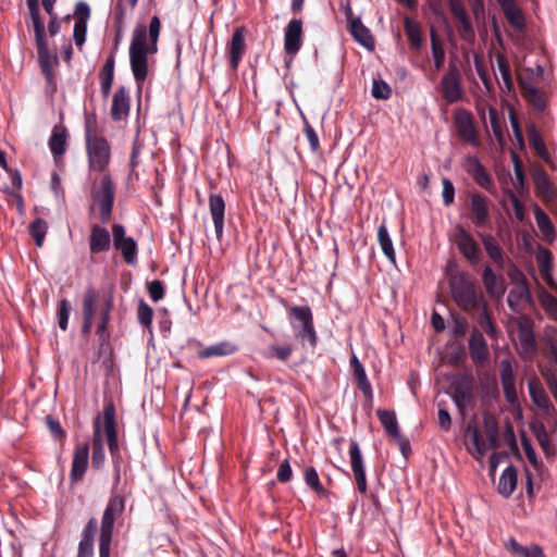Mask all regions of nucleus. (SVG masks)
I'll list each match as a JSON object with an SVG mask.
<instances>
[{
    "mask_svg": "<svg viewBox=\"0 0 557 557\" xmlns=\"http://www.w3.org/2000/svg\"><path fill=\"white\" fill-rule=\"evenodd\" d=\"M94 137H101L100 135H98L97 116L95 113H86L85 114V140L91 139Z\"/></svg>",
    "mask_w": 557,
    "mask_h": 557,
    "instance_id": "59",
    "label": "nucleus"
},
{
    "mask_svg": "<svg viewBox=\"0 0 557 557\" xmlns=\"http://www.w3.org/2000/svg\"><path fill=\"white\" fill-rule=\"evenodd\" d=\"M106 460L103 448V434L100 425V417L98 416L94 421V435H92V456L91 466L95 469H100Z\"/></svg>",
    "mask_w": 557,
    "mask_h": 557,
    "instance_id": "30",
    "label": "nucleus"
},
{
    "mask_svg": "<svg viewBox=\"0 0 557 557\" xmlns=\"http://www.w3.org/2000/svg\"><path fill=\"white\" fill-rule=\"evenodd\" d=\"M349 30L354 39L362 45L363 47L372 50L374 48V38L371 35V32L368 27H366L360 18L351 21V25L349 26Z\"/></svg>",
    "mask_w": 557,
    "mask_h": 557,
    "instance_id": "37",
    "label": "nucleus"
},
{
    "mask_svg": "<svg viewBox=\"0 0 557 557\" xmlns=\"http://www.w3.org/2000/svg\"><path fill=\"white\" fill-rule=\"evenodd\" d=\"M46 425L50 431L51 435L59 441L65 438V431L62 429L60 422L51 416H47L45 419Z\"/></svg>",
    "mask_w": 557,
    "mask_h": 557,
    "instance_id": "63",
    "label": "nucleus"
},
{
    "mask_svg": "<svg viewBox=\"0 0 557 557\" xmlns=\"http://www.w3.org/2000/svg\"><path fill=\"white\" fill-rule=\"evenodd\" d=\"M302 21L293 18L288 22L284 34V50L286 54L294 57L302 45Z\"/></svg>",
    "mask_w": 557,
    "mask_h": 557,
    "instance_id": "16",
    "label": "nucleus"
},
{
    "mask_svg": "<svg viewBox=\"0 0 557 557\" xmlns=\"http://www.w3.org/2000/svg\"><path fill=\"white\" fill-rule=\"evenodd\" d=\"M305 482L311 487L320 497H325L327 491L322 486L317 470L313 467L305 469Z\"/></svg>",
    "mask_w": 557,
    "mask_h": 557,
    "instance_id": "50",
    "label": "nucleus"
},
{
    "mask_svg": "<svg viewBox=\"0 0 557 557\" xmlns=\"http://www.w3.org/2000/svg\"><path fill=\"white\" fill-rule=\"evenodd\" d=\"M376 416L388 436H398L399 428L394 411L379 409Z\"/></svg>",
    "mask_w": 557,
    "mask_h": 557,
    "instance_id": "44",
    "label": "nucleus"
},
{
    "mask_svg": "<svg viewBox=\"0 0 557 557\" xmlns=\"http://www.w3.org/2000/svg\"><path fill=\"white\" fill-rule=\"evenodd\" d=\"M237 346L228 341L220 342L214 345L208 346L203 349H200L197 352V357L199 359H208L213 357H224L233 355L237 351Z\"/></svg>",
    "mask_w": 557,
    "mask_h": 557,
    "instance_id": "35",
    "label": "nucleus"
},
{
    "mask_svg": "<svg viewBox=\"0 0 557 557\" xmlns=\"http://www.w3.org/2000/svg\"><path fill=\"white\" fill-rule=\"evenodd\" d=\"M288 314L294 319L292 327L295 336L301 342H308L311 347H315L318 337L311 309L308 306H293L288 309Z\"/></svg>",
    "mask_w": 557,
    "mask_h": 557,
    "instance_id": "3",
    "label": "nucleus"
},
{
    "mask_svg": "<svg viewBox=\"0 0 557 557\" xmlns=\"http://www.w3.org/2000/svg\"><path fill=\"white\" fill-rule=\"evenodd\" d=\"M404 29L410 44V48L420 50L423 44L420 24L409 16H405Z\"/></svg>",
    "mask_w": 557,
    "mask_h": 557,
    "instance_id": "39",
    "label": "nucleus"
},
{
    "mask_svg": "<svg viewBox=\"0 0 557 557\" xmlns=\"http://www.w3.org/2000/svg\"><path fill=\"white\" fill-rule=\"evenodd\" d=\"M441 87L447 102L454 103L461 99V74L456 64H449L448 71L442 77Z\"/></svg>",
    "mask_w": 557,
    "mask_h": 557,
    "instance_id": "13",
    "label": "nucleus"
},
{
    "mask_svg": "<svg viewBox=\"0 0 557 557\" xmlns=\"http://www.w3.org/2000/svg\"><path fill=\"white\" fill-rule=\"evenodd\" d=\"M148 53H153L147 45V29L138 25L133 32L129 45V63L137 86L140 88L148 75Z\"/></svg>",
    "mask_w": 557,
    "mask_h": 557,
    "instance_id": "2",
    "label": "nucleus"
},
{
    "mask_svg": "<svg viewBox=\"0 0 557 557\" xmlns=\"http://www.w3.org/2000/svg\"><path fill=\"white\" fill-rule=\"evenodd\" d=\"M496 62L503 78L504 86L508 94L515 92V85L511 76L510 65L504 54L496 55Z\"/></svg>",
    "mask_w": 557,
    "mask_h": 557,
    "instance_id": "48",
    "label": "nucleus"
},
{
    "mask_svg": "<svg viewBox=\"0 0 557 557\" xmlns=\"http://www.w3.org/2000/svg\"><path fill=\"white\" fill-rule=\"evenodd\" d=\"M152 308L145 300H140L137 307V319L139 323L145 327H150L152 324Z\"/></svg>",
    "mask_w": 557,
    "mask_h": 557,
    "instance_id": "53",
    "label": "nucleus"
},
{
    "mask_svg": "<svg viewBox=\"0 0 557 557\" xmlns=\"http://www.w3.org/2000/svg\"><path fill=\"white\" fill-rule=\"evenodd\" d=\"M478 236L481 239L487 256L499 270H503L505 265V253L497 240L491 234L486 233L479 232Z\"/></svg>",
    "mask_w": 557,
    "mask_h": 557,
    "instance_id": "31",
    "label": "nucleus"
},
{
    "mask_svg": "<svg viewBox=\"0 0 557 557\" xmlns=\"http://www.w3.org/2000/svg\"><path fill=\"white\" fill-rule=\"evenodd\" d=\"M371 94L375 99L386 100L391 97L392 89L386 82L382 79H373Z\"/></svg>",
    "mask_w": 557,
    "mask_h": 557,
    "instance_id": "56",
    "label": "nucleus"
},
{
    "mask_svg": "<svg viewBox=\"0 0 557 557\" xmlns=\"http://www.w3.org/2000/svg\"><path fill=\"white\" fill-rule=\"evenodd\" d=\"M455 125L459 136L467 143L478 146L479 137L473 124L472 114L465 109H459L455 113Z\"/></svg>",
    "mask_w": 557,
    "mask_h": 557,
    "instance_id": "15",
    "label": "nucleus"
},
{
    "mask_svg": "<svg viewBox=\"0 0 557 557\" xmlns=\"http://www.w3.org/2000/svg\"><path fill=\"white\" fill-rule=\"evenodd\" d=\"M521 444L529 462L533 466L535 470H539L542 467V462L537 460L536 453L529 438L523 435L521 438Z\"/></svg>",
    "mask_w": 557,
    "mask_h": 557,
    "instance_id": "62",
    "label": "nucleus"
},
{
    "mask_svg": "<svg viewBox=\"0 0 557 557\" xmlns=\"http://www.w3.org/2000/svg\"><path fill=\"white\" fill-rule=\"evenodd\" d=\"M517 486V470L513 466H508L502 473L497 491L498 493L508 498L511 496Z\"/></svg>",
    "mask_w": 557,
    "mask_h": 557,
    "instance_id": "36",
    "label": "nucleus"
},
{
    "mask_svg": "<svg viewBox=\"0 0 557 557\" xmlns=\"http://www.w3.org/2000/svg\"><path fill=\"white\" fill-rule=\"evenodd\" d=\"M483 428L486 435V443L490 449L499 447V430L496 419L493 416L485 414L483 418Z\"/></svg>",
    "mask_w": 557,
    "mask_h": 557,
    "instance_id": "42",
    "label": "nucleus"
},
{
    "mask_svg": "<svg viewBox=\"0 0 557 557\" xmlns=\"http://www.w3.org/2000/svg\"><path fill=\"white\" fill-rule=\"evenodd\" d=\"M209 210L214 224L215 236L218 240L223 237L225 201L222 196L211 194L209 196Z\"/></svg>",
    "mask_w": 557,
    "mask_h": 557,
    "instance_id": "21",
    "label": "nucleus"
},
{
    "mask_svg": "<svg viewBox=\"0 0 557 557\" xmlns=\"http://www.w3.org/2000/svg\"><path fill=\"white\" fill-rule=\"evenodd\" d=\"M26 4L29 10V14H30L32 22H33L35 39H36V48H37L40 66L46 67V65H51V54L49 52L48 44L46 40L45 24L40 17L39 1L38 0H26Z\"/></svg>",
    "mask_w": 557,
    "mask_h": 557,
    "instance_id": "5",
    "label": "nucleus"
},
{
    "mask_svg": "<svg viewBox=\"0 0 557 557\" xmlns=\"http://www.w3.org/2000/svg\"><path fill=\"white\" fill-rule=\"evenodd\" d=\"M453 400L462 417L466 410L474 405V387L472 380L468 376L458 379L451 383Z\"/></svg>",
    "mask_w": 557,
    "mask_h": 557,
    "instance_id": "12",
    "label": "nucleus"
},
{
    "mask_svg": "<svg viewBox=\"0 0 557 557\" xmlns=\"http://www.w3.org/2000/svg\"><path fill=\"white\" fill-rule=\"evenodd\" d=\"M292 352L293 347L290 345H272L268 348L267 355L269 358H276L281 361H286L292 356Z\"/></svg>",
    "mask_w": 557,
    "mask_h": 557,
    "instance_id": "57",
    "label": "nucleus"
},
{
    "mask_svg": "<svg viewBox=\"0 0 557 557\" xmlns=\"http://www.w3.org/2000/svg\"><path fill=\"white\" fill-rule=\"evenodd\" d=\"M98 530V522L95 518L89 519L82 531V539L78 544L76 557H94V539Z\"/></svg>",
    "mask_w": 557,
    "mask_h": 557,
    "instance_id": "28",
    "label": "nucleus"
},
{
    "mask_svg": "<svg viewBox=\"0 0 557 557\" xmlns=\"http://www.w3.org/2000/svg\"><path fill=\"white\" fill-rule=\"evenodd\" d=\"M304 134L309 143L311 152L315 153L320 149V141L317 132L313 126L304 117Z\"/></svg>",
    "mask_w": 557,
    "mask_h": 557,
    "instance_id": "55",
    "label": "nucleus"
},
{
    "mask_svg": "<svg viewBox=\"0 0 557 557\" xmlns=\"http://www.w3.org/2000/svg\"><path fill=\"white\" fill-rule=\"evenodd\" d=\"M509 25L517 32L525 28V18L522 10L517 5L516 0H497Z\"/></svg>",
    "mask_w": 557,
    "mask_h": 557,
    "instance_id": "23",
    "label": "nucleus"
},
{
    "mask_svg": "<svg viewBox=\"0 0 557 557\" xmlns=\"http://www.w3.org/2000/svg\"><path fill=\"white\" fill-rule=\"evenodd\" d=\"M88 245L91 255L109 251L111 248L110 232L99 224L91 225Z\"/></svg>",
    "mask_w": 557,
    "mask_h": 557,
    "instance_id": "17",
    "label": "nucleus"
},
{
    "mask_svg": "<svg viewBox=\"0 0 557 557\" xmlns=\"http://www.w3.org/2000/svg\"><path fill=\"white\" fill-rule=\"evenodd\" d=\"M91 198L99 207L100 221L103 224L109 223L112 218L115 199V185L110 175H103L99 186L92 188Z\"/></svg>",
    "mask_w": 557,
    "mask_h": 557,
    "instance_id": "4",
    "label": "nucleus"
},
{
    "mask_svg": "<svg viewBox=\"0 0 557 557\" xmlns=\"http://www.w3.org/2000/svg\"><path fill=\"white\" fill-rule=\"evenodd\" d=\"M430 39H431L432 57H433V61H434V69L437 72L443 69L446 54H445L444 42L440 38L436 29L433 26L430 29Z\"/></svg>",
    "mask_w": 557,
    "mask_h": 557,
    "instance_id": "38",
    "label": "nucleus"
},
{
    "mask_svg": "<svg viewBox=\"0 0 557 557\" xmlns=\"http://www.w3.org/2000/svg\"><path fill=\"white\" fill-rule=\"evenodd\" d=\"M124 509V498L113 491L102 515L100 532L113 534L114 522L122 516Z\"/></svg>",
    "mask_w": 557,
    "mask_h": 557,
    "instance_id": "14",
    "label": "nucleus"
},
{
    "mask_svg": "<svg viewBox=\"0 0 557 557\" xmlns=\"http://www.w3.org/2000/svg\"><path fill=\"white\" fill-rule=\"evenodd\" d=\"M518 338L523 354L532 357L537 347L530 319L523 318L518 323Z\"/></svg>",
    "mask_w": 557,
    "mask_h": 557,
    "instance_id": "27",
    "label": "nucleus"
},
{
    "mask_svg": "<svg viewBox=\"0 0 557 557\" xmlns=\"http://www.w3.org/2000/svg\"><path fill=\"white\" fill-rule=\"evenodd\" d=\"M469 219L476 227L491 225L490 199L480 194L472 193L469 197Z\"/></svg>",
    "mask_w": 557,
    "mask_h": 557,
    "instance_id": "11",
    "label": "nucleus"
},
{
    "mask_svg": "<svg viewBox=\"0 0 557 557\" xmlns=\"http://www.w3.org/2000/svg\"><path fill=\"white\" fill-rule=\"evenodd\" d=\"M525 101L537 112L543 113L548 106V97L537 87L521 94Z\"/></svg>",
    "mask_w": 557,
    "mask_h": 557,
    "instance_id": "40",
    "label": "nucleus"
},
{
    "mask_svg": "<svg viewBox=\"0 0 557 557\" xmlns=\"http://www.w3.org/2000/svg\"><path fill=\"white\" fill-rule=\"evenodd\" d=\"M449 287L455 302L466 312H474L485 302L474 282L466 272L451 274L449 276Z\"/></svg>",
    "mask_w": 557,
    "mask_h": 557,
    "instance_id": "1",
    "label": "nucleus"
},
{
    "mask_svg": "<svg viewBox=\"0 0 557 557\" xmlns=\"http://www.w3.org/2000/svg\"><path fill=\"white\" fill-rule=\"evenodd\" d=\"M478 311V323L481 329L486 333L488 337L496 338L498 333L497 327L492 320L486 302H484Z\"/></svg>",
    "mask_w": 557,
    "mask_h": 557,
    "instance_id": "46",
    "label": "nucleus"
},
{
    "mask_svg": "<svg viewBox=\"0 0 557 557\" xmlns=\"http://www.w3.org/2000/svg\"><path fill=\"white\" fill-rule=\"evenodd\" d=\"M453 242L460 253L471 263L478 264L481 260V249L474 237L461 224L454 228Z\"/></svg>",
    "mask_w": 557,
    "mask_h": 557,
    "instance_id": "9",
    "label": "nucleus"
},
{
    "mask_svg": "<svg viewBox=\"0 0 557 557\" xmlns=\"http://www.w3.org/2000/svg\"><path fill=\"white\" fill-rule=\"evenodd\" d=\"M89 446L87 443L78 444L73 454L70 478L73 482L81 481L88 465Z\"/></svg>",
    "mask_w": 557,
    "mask_h": 557,
    "instance_id": "22",
    "label": "nucleus"
},
{
    "mask_svg": "<svg viewBox=\"0 0 557 557\" xmlns=\"http://www.w3.org/2000/svg\"><path fill=\"white\" fill-rule=\"evenodd\" d=\"M245 28L243 26L237 27L228 45L230 63L233 70L238 67V64L246 51V42L244 37Z\"/></svg>",
    "mask_w": 557,
    "mask_h": 557,
    "instance_id": "29",
    "label": "nucleus"
},
{
    "mask_svg": "<svg viewBox=\"0 0 557 557\" xmlns=\"http://www.w3.org/2000/svg\"><path fill=\"white\" fill-rule=\"evenodd\" d=\"M499 375L507 401L515 403L517 400L516 376L509 360H502Z\"/></svg>",
    "mask_w": 557,
    "mask_h": 557,
    "instance_id": "26",
    "label": "nucleus"
},
{
    "mask_svg": "<svg viewBox=\"0 0 557 557\" xmlns=\"http://www.w3.org/2000/svg\"><path fill=\"white\" fill-rule=\"evenodd\" d=\"M469 352L475 364H483L490 357L487 343L478 329H473L470 333Z\"/></svg>",
    "mask_w": 557,
    "mask_h": 557,
    "instance_id": "19",
    "label": "nucleus"
},
{
    "mask_svg": "<svg viewBox=\"0 0 557 557\" xmlns=\"http://www.w3.org/2000/svg\"><path fill=\"white\" fill-rule=\"evenodd\" d=\"M377 240L381 246V249L385 257L392 262H396V255L393 247V242L389 236L388 230L386 227L385 222H382L377 228Z\"/></svg>",
    "mask_w": 557,
    "mask_h": 557,
    "instance_id": "43",
    "label": "nucleus"
},
{
    "mask_svg": "<svg viewBox=\"0 0 557 557\" xmlns=\"http://www.w3.org/2000/svg\"><path fill=\"white\" fill-rule=\"evenodd\" d=\"M49 148L54 157L57 159L58 157H61L66 151V144H67V129L63 125H55L52 128L51 136L49 138Z\"/></svg>",
    "mask_w": 557,
    "mask_h": 557,
    "instance_id": "32",
    "label": "nucleus"
},
{
    "mask_svg": "<svg viewBox=\"0 0 557 557\" xmlns=\"http://www.w3.org/2000/svg\"><path fill=\"white\" fill-rule=\"evenodd\" d=\"M536 261L540 273H546L553 270V256L549 249L541 247L536 255Z\"/></svg>",
    "mask_w": 557,
    "mask_h": 557,
    "instance_id": "54",
    "label": "nucleus"
},
{
    "mask_svg": "<svg viewBox=\"0 0 557 557\" xmlns=\"http://www.w3.org/2000/svg\"><path fill=\"white\" fill-rule=\"evenodd\" d=\"M114 65H115V57H114V52H111V54L107 58L101 71H100V74H99V79L100 81H108V82H113L114 79Z\"/></svg>",
    "mask_w": 557,
    "mask_h": 557,
    "instance_id": "60",
    "label": "nucleus"
},
{
    "mask_svg": "<svg viewBox=\"0 0 557 557\" xmlns=\"http://www.w3.org/2000/svg\"><path fill=\"white\" fill-rule=\"evenodd\" d=\"M71 304L67 299H62L58 306V323L61 330H67Z\"/></svg>",
    "mask_w": 557,
    "mask_h": 557,
    "instance_id": "58",
    "label": "nucleus"
},
{
    "mask_svg": "<svg viewBox=\"0 0 557 557\" xmlns=\"http://www.w3.org/2000/svg\"><path fill=\"white\" fill-rule=\"evenodd\" d=\"M98 293L94 288L85 292L83 299V317H95Z\"/></svg>",
    "mask_w": 557,
    "mask_h": 557,
    "instance_id": "51",
    "label": "nucleus"
},
{
    "mask_svg": "<svg viewBox=\"0 0 557 557\" xmlns=\"http://www.w3.org/2000/svg\"><path fill=\"white\" fill-rule=\"evenodd\" d=\"M103 433L107 437L108 447L112 459L115 463H117V459L120 458V448L117 441V432H116V421H115V407L112 401H108L103 406ZM116 475L115 481L120 480L119 465H115Z\"/></svg>",
    "mask_w": 557,
    "mask_h": 557,
    "instance_id": "7",
    "label": "nucleus"
},
{
    "mask_svg": "<svg viewBox=\"0 0 557 557\" xmlns=\"http://www.w3.org/2000/svg\"><path fill=\"white\" fill-rule=\"evenodd\" d=\"M528 139L531 148L535 151V153L544 161H547L549 158L548 150L546 145L542 138L540 131L535 127V125L528 126Z\"/></svg>",
    "mask_w": 557,
    "mask_h": 557,
    "instance_id": "41",
    "label": "nucleus"
},
{
    "mask_svg": "<svg viewBox=\"0 0 557 557\" xmlns=\"http://www.w3.org/2000/svg\"><path fill=\"white\" fill-rule=\"evenodd\" d=\"M131 98L124 86L119 87L112 99L111 117L113 121H122L128 116Z\"/></svg>",
    "mask_w": 557,
    "mask_h": 557,
    "instance_id": "24",
    "label": "nucleus"
},
{
    "mask_svg": "<svg viewBox=\"0 0 557 557\" xmlns=\"http://www.w3.org/2000/svg\"><path fill=\"white\" fill-rule=\"evenodd\" d=\"M111 232L114 248L121 252L127 264L135 265L138 255V246L135 239L127 236L124 225L119 223L112 225Z\"/></svg>",
    "mask_w": 557,
    "mask_h": 557,
    "instance_id": "8",
    "label": "nucleus"
},
{
    "mask_svg": "<svg viewBox=\"0 0 557 557\" xmlns=\"http://www.w3.org/2000/svg\"><path fill=\"white\" fill-rule=\"evenodd\" d=\"M517 81L520 88L521 94L528 91L529 89H533L540 83L535 77V71L532 67H523L517 73Z\"/></svg>",
    "mask_w": 557,
    "mask_h": 557,
    "instance_id": "47",
    "label": "nucleus"
},
{
    "mask_svg": "<svg viewBox=\"0 0 557 557\" xmlns=\"http://www.w3.org/2000/svg\"><path fill=\"white\" fill-rule=\"evenodd\" d=\"M532 431H533L541 448L543 449L545 456L547 458L553 457L555 455V448L549 441V436H548V433L546 431L544 423L539 422L536 424H533Z\"/></svg>",
    "mask_w": 557,
    "mask_h": 557,
    "instance_id": "45",
    "label": "nucleus"
},
{
    "mask_svg": "<svg viewBox=\"0 0 557 557\" xmlns=\"http://www.w3.org/2000/svg\"><path fill=\"white\" fill-rule=\"evenodd\" d=\"M463 168L480 187L490 189L492 185L491 176L475 156L467 157Z\"/></svg>",
    "mask_w": 557,
    "mask_h": 557,
    "instance_id": "20",
    "label": "nucleus"
},
{
    "mask_svg": "<svg viewBox=\"0 0 557 557\" xmlns=\"http://www.w3.org/2000/svg\"><path fill=\"white\" fill-rule=\"evenodd\" d=\"M48 225L41 218L35 219L29 225V234L34 238L37 247L44 245V240L47 234Z\"/></svg>",
    "mask_w": 557,
    "mask_h": 557,
    "instance_id": "49",
    "label": "nucleus"
},
{
    "mask_svg": "<svg viewBox=\"0 0 557 557\" xmlns=\"http://www.w3.org/2000/svg\"><path fill=\"white\" fill-rule=\"evenodd\" d=\"M533 181L537 196L546 203H553L557 200V191L549 181L544 170H537L533 173Z\"/></svg>",
    "mask_w": 557,
    "mask_h": 557,
    "instance_id": "25",
    "label": "nucleus"
},
{
    "mask_svg": "<svg viewBox=\"0 0 557 557\" xmlns=\"http://www.w3.org/2000/svg\"><path fill=\"white\" fill-rule=\"evenodd\" d=\"M511 278L518 283L517 286L509 292L507 302L513 312L520 313L524 309V305L532 302V296L527 278L521 271L516 270Z\"/></svg>",
    "mask_w": 557,
    "mask_h": 557,
    "instance_id": "10",
    "label": "nucleus"
},
{
    "mask_svg": "<svg viewBox=\"0 0 557 557\" xmlns=\"http://www.w3.org/2000/svg\"><path fill=\"white\" fill-rule=\"evenodd\" d=\"M349 457L352 472L364 469L361 450L359 444L355 440H350Z\"/></svg>",
    "mask_w": 557,
    "mask_h": 557,
    "instance_id": "52",
    "label": "nucleus"
},
{
    "mask_svg": "<svg viewBox=\"0 0 557 557\" xmlns=\"http://www.w3.org/2000/svg\"><path fill=\"white\" fill-rule=\"evenodd\" d=\"M482 282L491 298L500 299L504 296L506 292L505 278L497 275L488 264L483 269Z\"/></svg>",
    "mask_w": 557,
    "mask_h": 557,
    "instance_id": "18",
    "label": "nucleus"
},
{
    "mask_svg": "<svg viewBox=\"0 0 557 557\" xmlns=\"http://www.w3.org/2000/svg\"><path fill=\"white\" fill-rule=\"evenodd\" d=\"M528 388L530 397L536 407L545 411L552 408L550 400L536 376L529 380Z\"/></svg>",
    "mask_w": 557,
    "mask_h": 557,
    "instance_id": "33",
    "label": "nucleus"
},
{
    "mask_svg": "<svg viewBox=\"0 0 557 557\" xmlns=\"http://www.w3.org/2000/svg\"><path fill=\"white\" fill-rule=\"evenodd\" d=\"M88 165L91 171L104 172L110 163L111 147L102 137H94L86 140Z\"/></svg>",
    "mask_w": 557,
    "mask_h": 557,
    "instance_id": "6",
    "label": "nucleus"
},
{
    "mask_svg": "<svg viewBox=\"0 0 557 557\" xmlns=\"http://www.w3.org/2000/svg\"><path fill=\"white\" fill-rule=\"evenodd\" d=\"M535 220L539 225V228L545 235L552 234L554 232V226L552 224V221L549 220L548 215L541 209H537L535 211Z\"/></svg>",
    "mask_w": 557,
    "mask_h": 557,
    "instance_id": "64",
    "label": "nucleus"
},
{
    "mask_svg": "<svg viewBox=\"0 0 557 557\" xmlns=\"http://www.w3.org/2000/svg\"><path fill=\"white\" fill-rule=\"evenodd\" d=\"M161 29V22L157 15L152 16L149 24V39L152 52L157 51V41Z\"/></svg>",
    "mask_w": 557,
    "mask_h": 557,
    "instance_id": "61",
    "label": "nucleus"
},
{
    "mask_svg": "<svg viewBox=\"0 0 557 557\" xmlns=\"http://www.w3.org/2000/svg\"><path fill=\"white\" fill-rule=\"evenodd\" d=\"M466 437L472 444V454L476 455L478 458L485 456L490 448L486 441L484 440L479 426L474 422L468 423L466 428Z\"/></svg>",
    "mask_w": 557,
    "mask_h": 557,
    "instance_id": "34",
    "label": "nucleus"
}]
</instances>
